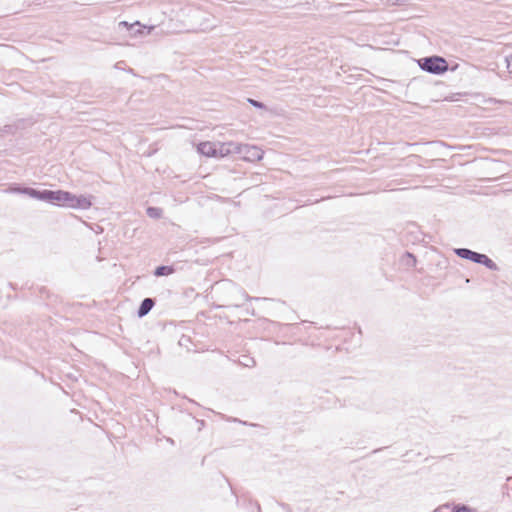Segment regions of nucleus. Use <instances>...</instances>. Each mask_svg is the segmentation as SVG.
Returning a JSON list of instances; mask_svg holds the SVG:
<instances>
[{"label": "nucleus", "instance_id": "1", "mask_svg": "<svg viewBox=\"0 0 512 512\" xmlns=\"http://www.w3.org/2000/svg\"><path fill=\"white\" fill-rule=\"evenodd\" d=\"M227 147H229V150H231V155L239 154L243 160L249 162L259 161L263 158L264 155V151L255 145L241 144L230 141L228 142Z\"/></svg>", "mask_w": 512, "mask_h": 512}, {"label": "nucleus", "instance_id": "2", "mask_svg": "<svg viewBox=\"0 0 512 512\" xmlns=\"http://www.w3.org/2000/svg\"><path fill=\"white\" fill-rule=\"evenodd\" d=\"M228 142H210L205 141L197 145V151L207 157L223 158L231 155Z\"/></svg>", "mask_w": 512, "mask_h": 512}, {"label": "nucleus", "instance_id": "3", "mask_svg": "<svg viewBox=\"0 0 512 512\" xmlns=\"http://www.w3.org/2000/svg\"><path fill=\"white\" fill-rule=\"evenodd\" d=\"M455 254L463 259L470 260L472 262L482 264L486 266L490 270H498L497 264L492 261L487 255L480 254L477 252H474L472 250H469L467 248H456L454 250Z\"/></svg>", "mask_w": 512, "mask_h": 512}, {"label": "nucleus", "instance_id": "4", "mask_svg": "<svg viewBox=\"0 0 512 512\" xmlns=\"http://www.w3.org/2000/svg\"><path fill=\"white\" fill-rule=\"evenodd\" d=\"M70 198V192L63 191V190H43L39 191L37 190L36 199L45 201L51 204L61 205L68 207V202Z\"/></svg>", "mask_w": 512, "mask_h": 512}, {"label": "nucleus", "instance_id": "5", "mask_svg": "<svg viewBox=\"0 0 512 512\" xmlns=\"http://www.w3.org/2000/svg\"><path fill=\"white\" fill-rule=\"evenodd\" d=\"M419 65L423 70L433 74H441L448 69L447 62L437 56L422 58L419 60Z\"/></svg>", "mask_w": 512, "mask_h": 512}, {"label": "nucleus", "instance_id": "6", "mask_svg": "<svg viewBox=\"0 0 512 512\" xmlns=\"http://www.w3.org/2000/svg\"><path fill=\"white\" fill-rule=\"evenodd\" d=\"M92 205V196L86 195H74L70 193V198L68 202V207L73 209H83L86 210L90 208Z\"/></svg>", "mask_w": 512, "mask_h": 512}, {"label": "nucleus", "instance_id": "7", "mask_svg": "<svg viewBox=\"0 0 512 512\" xmlns=\"http://www.w3.org/2000/svg\"><path fill=\"white\" fill-rule=\"evenodd\" d=\"M6 193L11 194H24L31 198L36 199L37 190L29 187H18V186H10L5 190Z\"/></svg>", "mask_w": 512, "mask_h": 512}, {"label": "nucleus", "instance_id": "8", "mask_svg": "<svg viewBox=\"0 0 512 512\" xmlns=\"http://www.w3.org/2000/svg\"><path fill=\"white\" fill-rule=\"evenodd\" d=\"M154 306V301L151 298H145L138 310V316L143 317L150 312Z\"/></svg>", "mask_w": 512, "mask_h": 512}, {"label": "nucleus", "instance_id": "9", "mask_svg": "<svg viewBox=\"0 0 512 512\" xmlns=\"http://www.w3.org/2000/svg\"><path fill=\"white\" fill-rule=\"evenodd\" d=\"M452 512H478L476 508L467 505H454Z\"/></svg>", "mask_w": 512, "mask_h": 512}, {"label": "nucleus", "instance_id": "10", "mask_svg": "<svg viewBox=\"0 0 512 512\" xmlns=\"http://www.w3.org/2000/svg\"><path fill=\"white\" fill-rule=\"evenodd\" d=\"M173 272V269L171 267H168V266H160L158 267L156 270H155V275L156 276H165V275H169Z\"/></svg>", "mask_w": 512, "mask_h": 512}, {"label": "nucleus", "instance_id": "11", "mask_svg": "<svg viewBox=\"0 0 512 512\" xmlns=\"http://www.w3.org/2000/svg\"><path fill=\"white\" fill-rule=\"evenodd\" d=\"M147 214L151 218H159L162 214V211H161V209L156 208V207H149L147 209Z\"/></svg>", "mask_w": 512, "mask_h": 512}, {"label": "nucleus", "instance_id": "12", "mask_svg": "<svg viewBox=\"0 0 512 512\" xmlns=\"http://www.w3.org/2000/svg\"><path fill=\"white\" fill-rule=\"evenodd\" d=\"M507 68L512 73V54L506 57Z\"/></svg>", "mask_w": 512, "mask_h": 512}, {"label": "nucleus", "instance_id": "13", "mask_svg": "<svg viewBox=\"0 0 512 512\" xmlns=\"http://www.w3.org/2000/svg\"><path fill=\"white\" fill-rule=\"evenodd\" d=\"M249 102H250L254 107H257V108H262V107H263V104H262L261 102L256 101V100L249 99Z\"/></svg>", "mask_w": 512, "mask_h": 512}, {"label": "nucleus", "instance_id": "14", "mask_svg": "<svg viewBox=\"0 0 512 512\" xmlns=\"http://www.w3.org/2000/svg\"><path fill=\"white\" fill-rule=\"evenodd\" d=\"M393 2V4H401V3H405L407 2L408 0H391Z\"/></svg>", "mask_w": 512, "mask_h": 512}, {"label": "nucleus", "instance_id": "15", "mask_svg": "<svg viewBox=\"0 0 512 512\" xmlns=\"http://www.w3.org/2000/svg\"><path fill=\"white\" fill-rule=\"evenodd\" d=\"M407 258L410 260L409 263H414L415 262V259L414 257L411 255V254H407Z\"/></svg>", "mask_w": 512, "mask_h": 512}, {"label": "nucleus", "instance_id": "16", "mask_svg": "<svg viewBox=\"0 0 512 512\" xmlns=\"http://www.w3.org/2000/svg\"><path fill=\"white\" fill-rule=\"evenodd\" d=\"M121 24H122V25H125V26H127V25H128V23H127V22H121Z\"/></svg>", "mask_w": 512, "mask_h": 512}]
</instances>
